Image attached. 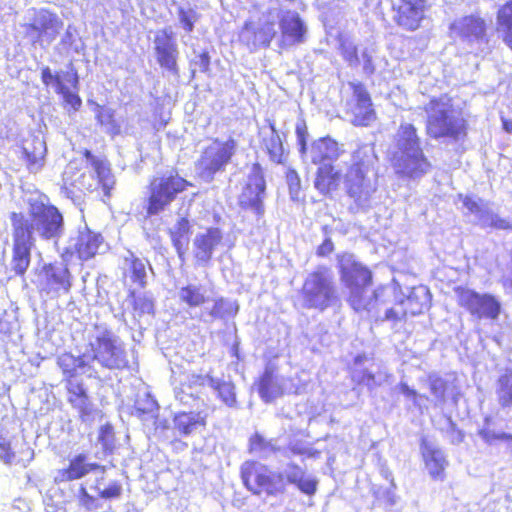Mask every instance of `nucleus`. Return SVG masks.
I'll list each match as a JSON object with an SVG mask.
<instances>
[{"label": "nucleus", "mask_w": 512, "mask_h": 512, "mask_svg": "<svg viewBox=\"0 0 512 512\" xmlns=\"http://www.w3.org/2000/svg\"><path fill=\"white\" fill-rule=\"evenodd\" d=\"M9 219L12 236L11 270L15 276L24 278L31 265L35 229L42 239L58 238L63 230V216L54 205L36 202L29 207V217L23 212L13 211Z\"/></svg>", "instance_id": "obj_1"}, {"label": "nucleus", "mask_w": 512, "mask_h": 512, "mask_svg": "<svg viewBox=\"0 0 512 512\" xmlns=\"http://www.w3.org/2000/svg\"><path fill=\"white\" fill-rule=\"evenodd\" d=\"M377 163L378 156L374 149L367 144H361L351 152L345 175L334 163L318 166L314 188L320 195L332 197L343 182L348 197L360 204L368 200L373 192L369 175L377 173Z\"/></svg>", "instance_id": "obj_2"}, {"label": "nucleus", "mask_w": 512, "mask_h": 512, "mask_svg": "<svg viewBox=\"0 0 512 512\" xmlns=\"http://www.w3.org/2000/svg\"><path fill=\"white\" fill-rule=\"evenodd\" d=\"M288 467L290 472L285 475L257 460H246L240 467V478L244 487L255 496L283 495L288 484L294 485L307 496H313L317 492L318 480L307 475L298 464L290 463Z\"/></svg>", "instance_id": "obj_3"}, {"label": "nucleus", "mask_w": 512, "mask_h": 512, "mask_svg": "<svg viewBox=\"0 0 512 512\" xmlns=\"http://www.w3.org/2000/svg\"><path fill=\"white\" fill-rule=\"evenodd\" d=\"M95 174L86 171L84 164L73 159L68 162L62 173L61 190L64 195L77 204L84 202L87 195L102 190L101 201L106 203L112 196L115 179L110 164L105 158L95 156L89 149L81 151Z\"/></svg>", "instance_id": "obj_4"}, {"label": "nucleus", "mask_w": 512, "mask_h": 512, "mask_svg": "<svg viewBox=\"0 0 512 512\" xmlns=\"http://www.w3.org/2000/svg\"><path fill=\"white\" fill-rule=\"evenodd\" d=\"M422 110L426 114L425 133L430 139H446L453 142L466 139L468 121L450 94L432 96Z\"/></svg>", "instance_id": "obj_5"}, {"label": "nucleus", "mask_w": 512, "mask_h": 512, "mask_svg": "<svg viewBox=\"0 0 512 512\" xmlns=\"http://www.w3.org/2000/svg\"><path fill=\"white\" fill-rule=\"evenodd\" d=\"M337 259L341 281L350 291L348 303L352 309L357 312L372 311L386 302V288L382 286L377 287L368 299L364 298V291L373 282V275L368 267L352 259L351 255L341 254Z\"/></svg>", "instance_id": "obj_6"}, {"label": "nucleus", "mask_w": 512, "mask_h": 512, "mask_svg": "<svg viewBox=\"0 0 512 512\" xmlns=\"http://www.w3.org/2000/svg\"><path fill=\"white\" fill-rule=\"evenodd\" d=\"M194 187L177 168L162 170L151 176L146 185L144 210L147 217L157 216Z\"/></svg>", "instance_id": "obj_7"}, {"label": "nucleus", "mask_w": 512, "mask_h": 512, "mask_svg": "<svg viewBox=\"0 0 512 512\" xmlns=\"http://www.w3.org/2000/svg\"><path fill=\"white\" fill-rule=\"evenodd\" d=\"M57 365L64 376L68 404L78 413L81 421L90 420L94 416L96 408L84 383L74 380L77 370L88 365L85 355L75 356L71 352H64L57 358Z\"/></svg>", "instance_id": "obj_8"}, {"label": "nucleus", "mask_w": 512, "mask_h": 512, "mask_svg": "<svg viewBox=\"0 0 512 512\" xmlns=\"http://www.w3.org/2000/svg\"><path fill=\"white\" fill-rule=\"evenodd\" d=\"M303 306L324 311L338 301L333 273L327 266H319L308 273L300 289Z\"/></svg>", "instance_id": "obj_9"}, {"label": "nucleus", "mask_w": 512, "mask_h": 512, "mask_svg": "<svg viewBox=\"0 0 512 512\" xmlns=\"http://www.w3.org/2000/svg\"><path fill=\"white\" fill-rule=\"evenodd\" d=\"M90 360L109 370H124L129 367V360L123 343L109 330L98 334L88 345Z\"/></svg>", "instance_id": "obj_10"}, {"label": "nucleus", "mask_w": 512, "mask_h": 512, "mask_svg": "<svg viewBox=\"0 0 512 512\" xmlns=\"http://www.w3.org/2000/svg\"><path fill=\"white\" fill-rule=\"evenodd\" d=\"M454 292L457 304L477 319L496 320L501 314V302L492 294L479 293L464 286H456Z\"/></svg>", "instance_id": "obj_11"}, {"label": "nucleus", "mask_w": 512, "mask_h": 512, "mask_svg": "<svg viewBox=\"0 0 512 512\" xmlns=\"http://www.w3.org/2000/svg\"><path fill=\"white\" fill-rule=\"evenodd\" d=\"M236 147L237 143L233 138L225 141L213 139L211 144L202 150L197 161L201 174L212 179L217 173L224 171L235 155Z\"/></svg>", "instance_id": "obj_12"}, {"label": "nucleus", "mask_w": 512, "mask_h": 512, "mask_svg": "<svg viewBox=\"0 0 512 512\" xmlns=\"http://www.w3.org/2000/svg\"><path fill=\"white\" fill-rule=\"evenodd\" d=\"M153 51L156 63L162 71L178 78L180 76L178 43L173 31L163 28L154 35Z\"/></svg>", "instance_id": "obj_13"}, {"label": "nucleus", "mask_w": 512, "mask_h": 512, "mask_svg": "<svg viewBox=\"0 0 512 512\" xmlns=\"http://www.w3.org/2000/svg\"><path fill=\"white\" fill-rule=\"evenodd\" d=\"M266 191V181L263 168L260 163L254 162L251 165V172L248 175L238 204L244 210L253 211L258 217L264 214L263 199Z\"/></svg>", "instance_id": "obj_14"}, {"label": "nucleus", "mask_w": 512, "mask_h": 512, "mask_svg": "<svg viewBox=\"0 0 512 512\" xmlns=\"http://www.w3.org/2000/svg\"><path fill=\"white\" fill-rule=\"evenodd\" d=\"M430 302L431 294L427 287L423 285L412 287L409 293L395 304V307L386 311L385 319L399 321L417 316L429 308Z\"/></svg>", "instance_id": "obj_15"}, {"label": "nucleus", "mask_w": 512, "mask_h": 512, "mask_svg": "<svg viewBox=\"0 0 512 512\" xmlns=\"http://www.w3.org/2000/svg\"><path fill=\"white\" fill-rule=\"evenodd\" d=\"M41 81L45 86L53 85L55 92L63 97L64 104L69 106L73 111H78L82 105V100L76 92L69 90L66 83H69L73 89L78 88V75L72 69L71 72L52 73L49 67L41 69Z\"/></svg>", "instance_id": "obj_16"}, {"label": "nucleus", "mask_w": 512, "mask_h": 512, "mask_svg": "<svg viewBox=\"0 0 512 512\" xmlns=\"http://www.w3.org/2000/svg\"><path fill=\"white\" fill-rule=\"evenodd\" d=\"M63 21L59 16L47 9L41 8L35 12L30 23L25 25L27 35L33 38V43H48L54 41L63 29Z\"/></svg>", "instance_id": "obj_17"}, {"label": "nucleus", "mask_w": 512, "mask_h": 512, "mask_svg": "<svg viewBox=\"0 0 512 512\" xmlns=\"http://www.w3.org/2000/svg\"><path fill=\"white\" fill-rule=\"evenodd\" d=\"M390 163L396 174L408 178H419L431 169V163L422 147L403 153H394Z\"/></svg>", "instance_id": "obj_18"}, {"label": "nucleus", "mask_w": 512, "mask_h": 512, "mask_svg": "<svg viewBox=\"0 0 512 512\" xmlns=\"http://www.w3.org/2000/svg\"><path fill=\"white\" fill-rule=\"evenodd\" d=\"M278 23L280 29L278 47L281 51L288 50L305 41L307 28L298 12L282 11Z\"/></svg>", "instance_id": "obj_19"}, {"label": "nucleus", "mask_w": 512, "mask_h": 512, "mask_svg": "<svg viewBox=\"0 0 512 512\" xmlns=\"http://www.w3.org/2000/svg\"><path fill=\"white\" fill-rule=\"evenodd\" d=\"M275 36L274 19L268 18L258 26L252 21H246L239 32V42L250 51H255L260 48H268Z\"/></svg>", "instance_id": "obj_20"}, {"label": "nucleus", "mask_w": 512, "mask_h": 512, "mask_svg": "<svg viewBox=\"0 0 512 512\" xmlns=\"http://www.w3.org/2000/svg\"><path fill=\"white\" fill-rule=\"evenodd\" d=\"M429 7L428 0H399L393 6L394 21L406 31H415L420 28Z\"/></svg>", "instance_id": "obj_21"}, {"label": "nucleus", "mask_w": 512, "mask_h": 512, "mask_svg": "<svg viewBox=\"0 0 512 512\" xmlns=\"http://www.w3.org/2000/svg\"><path fill=\"white\" fill-rule=\"evenodd\" d=\"M106 467L96 462H89L85 453H78L69 459L66 467L59 469L54 477V483L73 482L86 477L92 472L104 473Z\"/></svg>", "instance_id": "obj_22"}, {"label": "nucleus", "mask_w": 512, "mask_h": 512, "mask_svg": "<svg viewBox=\"0 0 512 512\" xmlns=\"http://www.w3.org/2000/svg\"><path fill=\"white\" fill-rule=\"evenodd\" d=\"M420 451L429 476L434 481H444L446 469L449 465L445 453L441 449L432 446L425 438L420 441Z\"/></svg>", "instance_id": "obj_23"}, {"label": "nucleus", "mask_w": 512, "mask_h": 512, "mask_svg": "<svg viewBox=\"0 0 512 512\" xmlns=\"http://www.w3.org/2000/svg\"><path fill=\"white\" fill-rule=\"evenodd\" d=\"M343 153V145L329 135L314 140L310 145V159L317 166L333 163Z\"/></svg>", "instance_id": "obj_24"}, {"label": "nucleus", "mask_w": 512, "mask_h": 512, "mask_svg": "<svg viewBox=\"0 0 512 512\" xmlns=\"http://www.w3.org/2000/svg\"><path fill=\"white\" fill-rule=\"evenodd\" d=\"M47 155L46 142L38 136L24 139L21 144V159L29 172L40 171Z\"/></svg>", "instance_id": "obj_25"}, {"label": "nucleus", "mask_w": 512, "mask_h": 512, "mask_svg": "<svg viewBox=\"0 0 512 512\" xmlns=\"http://www.w3.org/2000/svg\"><path fill=\"white\" fill-rule=\"evenodd\" d=\"M45 287L43 290L47 293L52 290H62L69 293L72 287V277L67 266L56 263H47L42 267Z\"/></svg>", "instance_id": "obj_26"}, {"label": "nucleus", "mask_w": 512, "mask_h": 512, "mask_svg": "<svg viewBox=\"0 0 512 512\" xmlns=\"http://www.w3.org/2000/svg\"><path fill=\"white\" fill-rule=\"evenodd\" d=\"M456 34L467 42L481 41L486 38L487 24L478 15H466L453 24Z\"/></svg>", "instance_id": "obj_27"}, {"label": "nucleus", "mask_w": 512, "mask_h": 512, "mask_svg": "<svg viewBox=\"0 0 512 512\" xmlns=\"http://www.w3.org/2000/svg\"><path fill=\"white\" fill-rule=\"evenodd\" d=\"M174 430L181 436H188L198 428L207 425V414L195 411H179L172 417Z\"/></svg>", "instance_id": "obj_28"}, {"label": "nucleus", "mask_w": 512, "mask_h": 512, "mask_svg": "<svg viewBox=\"0 0 512 512\" xmlns=\"http://www.w3.org/2000/svg\"><path fill=\"white\" fill-rule=\"evenodd\" d=\"M102 243L103 237L100 233L84 229L76 237L74 252L80 260L87 261L96 256Z\"/></svg>", "instance_id": "obj_29"}, {"label": "nucleus", "mask_w": 512, "mask_h": 512, "mask_svg": "<svg viewBox=\"0 0 512 512\" xmlns=\"http://www.w3.org/2000/svg\"><path fill=\"white\" fill-rule=\"evenodd\" d=\"M222 238V232L217 227H210L205 233L198 235L195 239L196 258L203 263L209 262L214 249L221 244Z\"/></svg>", "instance_id": "obj_30"}, {"label": "nucleus", "mask_w": 512, "mask_h": 512, "mask_svg": "<svg viewBox=\"0 0 512 512\" xmlns=\"http://www.w3.org/2000/svg\"><path fill=\"white\" fill-rule=\"evenodd\" d=\"M256 385L260 398L266 403H270L283 395V389L277 381L275 367L273 366L264 369Z\"/></svg>", "instance_id": "obj_31"}, {"label": "nucleus", "mask_w": 512, "mask_h": 512, "mask_svg": "<svg viewBox=\"0 0 512 512\" xmlns=\"http://www.w3.org/2000/svg\"><path fill=\"white\" fill-rule=\"evenodd\" d=\"M208 384L219 401L225 406L229 408L237 407V391L236 385L233 381L208 377Z\"/></svg>", "instance_id": "obj_32"}, {"label": "nucleus", "mask_w": 512, "mask_h": 512, "mask_svg": "<svg viewBox=\"0 0 512 512\" xmlns=\"http://www.w3.org/2000/svg\"><path fill=\"white\" fill-rule=\"evenodd\" d=\"M497 31L503 43L512 51V0L505 1L496 12Z\"/></svg>", "instance_id": "obj_33"}, {"label": "nucleus", "mask_w": 512, "mask_h": 512, "mask_svg": "<svg viewBox=\"0 0 512 512\" xmlns=\"http://www.w3.org/2000/svg\"><path fill=\"white\" fill-rule=\"evenodd\" d=\"M395 144L400 153L420 148L421 138L417 128L412 123H401L395 136Z\"/></svg>", "instance_id": "obj_34"}, {"label": "nucleus", "mask_w": 512, "mask_h": 512, "mask_svg": "<svg viewBox=\"0 0 512 512\" xmlns=\"http://www.w3.org/2000/svg\"><path fill=\"white\" fill-rule=\"evenodd\" d=\"M190 235L191 225L186 217L178 219L174 228L169 231L172 244L180 256L185 251Z\"/></svg>", "instance_id": "obj_35"}, {"label": "nucleus", "mask_w": 512, "mask_h": 512, "mask_svg": "<svg viewBox=\"0 0 512 512\" xmlns=\"http://www.w3.org/2000/svg\"><path fill=\"white\" fill-rule=\"evenodd\" d=\"M95 119L97 124L104 127L106 133L112 138L121 134V124L116 119L113 109L97 105L95 108Z\"/></svg>", "instance_id": "obj_36"}, {"label": "nucleus", "mask_w": 512, "mask_h": 512, "mask_svg": "<svg viewBox=\"0 0 512 512\" xmlns=\"http://www.w3.org/2000/svg\"><path fill=\"white\" fill-rule=\"evenodd\" d=\"M208 298L200 286L188 284L179 289V301L189 308L201 307Z\"/></svg>", "instance_id": "obj_37"}, {"label": "nucleus", "mask_w": 512, "mask_h": 512, "mask_svg": "<svg viewBox=\"0 0 512 512\" xmlns=\"http://www.w3.org/2000/svg\"><path fill=\"white\" fill-rule=\"evenodd\" d=\"M270 128L272 130L271 136L267 139H264L265 150L272 162L276 164H282L284 160L283 143L274 124H271Z\"/></svg>", "instance_id": "obj_38"}, {"label": "nucleus", "mask_w": 512, "mask_h": 512, "mask_svg": "<svg viewBox=\"0 0 512 512\" xmlns=\"http://www.w3.org/2000/svg\"><path fill=\"white\" fill-rule=\"evenodd\" d=\"M352 124L356 127H368L377 119V113L373 101L369 106H357L353 108Z\"/></svg>", "instance_id": "obj_39"}, {"label": "nucleus", "mask_w": 512, "mask_h": 512, "mask_svg": "<svg viewBox=\"0 0 512 512\" xmlns=\"http://www.w3.org/2000/svg\"><path fill=\"white\" fill-rule=\"evenodd\" d=\"M278 448L267 440L261 433L254 432L248 439V452L250 454L275 453Z\"/></svg>", "instance_id": "obj_40"}, {"label": "nucleus", "mask_w": 512, "mask_h": 512, "mask_svg": "<svg viewBox=\"0 0 512 512\" xmlns=\"http://www.w3.org/2000/svg\"><path fill=\"white\" fill-rule=\"evenodd\" d=\"M125 262L129 266L132 282L137 284L139 288H145L147 284L146 269L142 260L131 254L125 258Z\"/></svg>", "instance_id": "obj_41"}, {"label": "nucleus", "mask_w": 512, "mask_h": 512, "mask_svg": "<svg viewBox=\"0 0 512 512\" xmlns=\"http://www.w3.org/2000/svg\"><path fill=\"white\" fill-rule=\"evenodd\" d=\"M428 385L431 394L435 397L437 403L444 404L447 400L449 390V382L437 375H430L428 377Z\"/></svg>", "instance_id": "obj_42"}, {"label": "nucleus", "mask_w": 512, "mask_h": 512, "mask_svg": "<svg viewBox=\"0 0 512 512\" xmlns=\"http://www.w3.org/2000/svg\"><path fill=\"white\" fill-rule=\"evenodd\" d=\"M238 306L234 303H230L224 298H217L214 300L213 306L209 311V315L213 319H224L226 317L236 315Z\"/></svg>", "instance_id": "obj_43"}, {"label": "nucleus", "mask_w": 512, "mask_h": 512, "mask_svg": "<svg viewBox=\"0 0 512 512\" xmlns=\"http://www.w3.org/2000/svg\"><path fill=\"white\" fill-rule=\"evenodd\" d=\"M498 388V401L502 407L512 406V372L500 376Z\"/></svg>", "instance_id": "obj_44"}, {"label": "nucleus", "mask_w": 512, "mask_h": 512, "mask_svg": "<svg viewBox=\"0 0 512 512\" xmlns=\"http://www.w3.org/2000/svg\"><path fill=\"white\" fill-rule=\"evenodd\" d=\"M349 87L352 91L354 107L370 105V102L372 101V97L364 83L350 82Z\"/></svg>", "instance_id": "obj_45"}, {"label": "nucleus", "mask_w": 512, "mask_h": 512, "mask_svg": "<svg viewBox=\"0 0 512 512\" xmlns=\"http://www.w3.org/2000/svg\"><path fill=\"white\" fill-rule=\"evenodd\" d=\"M77 501L79 507L83 508L85 511H93L100 507L97 497L90 494L83 484L78 488Z\"/></svg>", "instance_id": "obj_46"}, {"label": "nucleus", "mask_w": 512, "mask_h": 512, "mask_svg": "<svg viewBox=\"0 0 512 512\" xmlns=\"http://www.w3.org/2000/svg\"><path fill=\"white\" fill-rule=\"evenodd\" d=\"M339 52L342 58L352 67L359 64L358 48L356 45L345 40L339 43Z\"/></svg>", "instance_id": "obj_47"}, {"label": "nucleus", "mask_w": 512, "mask_h": 512, "mask_svg": "<svg viewBox=\"0 0 512 512\" xmlns=\"http://www.w3.org/2000/svg\"><path fill=\"white\" fill-rule=\"evenodd\" d=\"M98 440L105 452L111 453L115 447V434L110 424H104L99 429Z\"/></svg>", "instance_id": "obj_48"}, {"label": "nucleus", "mask_w": 512, "mask_h": 512, "mask_svg": "<svg viewBox=\"0 0 512 512\" xmlns=\"http://www.w3.org/2000/svg\"><path fill=\"white\" fill-rule=\"evenodd\" d=\"M128 298L131 300L133 310L140 314L151 312L153 310L152 300L147 297L138 296L135 290H129Z\"/></svg>", "instance_id": "obj_49"}, {"label": "nucleus", "mask_w": 512, "mask_h": 512, "mask_svg": "<svg viewBox=\"0 0 512 512\" xmlns=\"http://www.w3.org/2000/svg\"><path fill=\"white\" fill-rule=\"evenodd\" d=\"M289 194L293 200H298L301 191V179L295 169H288L285 173Z\"/></svg>", "instance_id": "obj_50"}, {"label": "nucleus", "mask_w": 512, "mask_h": 512, "mask_svg": "<svg viewBox=\"0 0 512 512\" xmlns=\"http://www.w3.org/2000/svg\"><path fill=\"white\" fill-rule=\"evenodd\" d=\"M178 16L183 29L187 33L192 32L194 29V24L198 20V14L192 9L186 10L180 8L178 10Z\"/></svg>", "instance_id": "obj_51"}, {"label": "nucleus", "mask_w": 512, "mask_h": 512, "mask_svg": "<svg viewBox=\"0 0 512 512\" xmlns=\"http://www.w3.org/2000/svg\"><path fill=\"white\" fill-rule=\"evenodd\" d=\"M122 493V484L119 481H112L107 487L98 492V497L104 500H113L120 498Z\"/></svg>", "instance_id": "obj_52"}, {"label": "nucleus", "mask_w": 512, "mask_h": 512, "mask_svg": "<svg viewBox=\"0 0 512 512\" xmlns=\"http://www.w3.org/2000/svg\"><path fill=\"white\" fill-rule=\"evenodd\" d=\"M15 458V453L12 449L10 440L0 434V459L7 464H10Z\"/></svg>", "instance_id": "obj_53"}, {"label": "nucleus", "mask_w": 512, "mask_h": 512, "mask_svg": "<svg viewBox=\"0 0 512 512\" xmlns=\"http://www.w3.org/2000/svg\"><path fill=\"white\" fill-rule=\"evenodd\" d=\"M295 133L297 136L299 151L303 154L307 148L308 129L306 124L304 122L297 124Z\"/></svg>", "instance_id": "obj_54"}, {"label": "nucleus", "mask_w": 512, "mask_h": 512, "mask_svg": "<svg viewBox=\"0 0 512 512\" xmlns=\"http://www.w3.org/2000/svg\"><path fill=\"white\" fill-rule=\"evenodd\" d=\"M480 436L487 443H492L493 441H498V440L508 441V442L512 443V434L494 433L489 430H482L480 432Z\"/></svg>", "instance_id": "obj_55"}, {"label": "nucleus", "mask_w": 512, "mask_h": 512, "mask_svg": "<svg viewBox=\"0 0 512 512\" xmlns=\"http://www.w3.org/2000/svg\"><path fill=\"white\" fill-rule=\"evenodd\" d=\"M335 250V246L331 238H325L316 249V255L320 258H325L331 255Z\"/></svg>", "instance_id": "obj_56"}, {"label": "nucleus", "mask_w": 512, "mask_h": 512, "mask_svg": "<svg viewBox=\"0 0 512 512\" xmlns=\"http://www.w3.org/2000/svg\"><path fill=\"white\" fill-rule=\"evenodd\" d=\"M463 205L470 213L478 214L481 212V204L471 196H466L463 199Z\"/></svg>", "instance_id": "obj_57"}, {"label": "nucleus", "mask_w": 512, "mask_h": 512, "mask_svg": "<svg viewBox=\"0 0 512 512\" xmlns=\"http://www.w3.org/2000/svg\"><path fill=\"white\" fill-rule=\"evenodd\" d=\"M490 226L498 230H512V223L499 217H494L490 222Z\"/></svg>", "instance_id": "obj_58"}, {"label": "nucleus", "mask_w": 512, "mask_h": 512, "mask_svg": "<svg viewBox=\"0 0 512 512\" xmlns=\"http://www.w3.org/2000/svg\"><path fill=\"white\" fill-rule=\"evenodd\" d=\"M374 382H375V375L368 370H364L357 380L358 384L367 385V386L373 384Z\"/></svg>", "instance_id": "obj_59"}, {"label": "nucleus", "mask_w": 512, "mask_h": 512, "mask_svg": "<svg viewBox=\"0 0 512 512\" xmlns=\"http://www.w3.org/2000/svg\"><path fill=\"white\" fill-rule=\"evenodd\" d=\"M198 59H199V65H200L201 71L207 72L210 68V55H209L208 51H202L198 55Z\"/></svg>", "instance_id": "obj_60"}, {"label": "nucleus", "mask_w": 512, "mask_h": 512, "mask_svg": "<svg viewBox=\"0 0 512 512\" xmlns=\"http://www.w3.org/2000/svg\"><path fill=\"white\" fill-rule=\"evenodd\" d=\"M208 377H211L210 375H201V374H195L192 375L190 380V387L193 386H203L205 382H208Z\"/></svg>", "instance_id": "obj_61"}, {"label": "nucleus", "mask_w": 512, "mask_h": 512, "mask_svg": "<svg viewBox=\"0 0 512 512\" xmlns=\"http://www.w3.org/2000/svg\"><path fill=\"white\" fill-rule=\"evenodd\" d=\"M399 390L406 396L411 399H416L418 396V393L415 389L410 388L406 383H400L399 384Z\"/></svg>", "instance_id": "obj_62"}, {"label": "nucleus", "mask_w": 512, "mask_h": 512, "mask_svg": "<svg viewBox=\"0 0 512 512\" xmlns=\"http://www.w3.org/2000/svg\"><path fill=\"white\" fill-rule=\"evenodd\" d=\"M171 445L175 452L184 451L188 447V444L180 439L172 440Z\"/></svg>", "instance_id": "obj_63"}, {"label": "nucleus", "mask_w": 512, "mask_h": 512, "mask_svg": "<svg viewBox=\"0 0 512 512\" xmlns=\"http://www.w3.org/2000/svg\"><path fill=\"white\" fill-rule=\"evenodd\" d=\"M501 120L503 129L507 133H512V119L502 117Z\"/></svg>", "instance_id": "obj_64"}]
</instances>
